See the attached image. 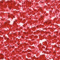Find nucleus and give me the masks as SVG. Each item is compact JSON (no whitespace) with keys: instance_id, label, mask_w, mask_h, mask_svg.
I'll return each instance as SVG.
<instances>
[{"instance_id":"3","label":"nucleus","mask_w":60,"mask_h":60,"mask_svg":"<svg viewBox=\"0 0 60 60\" xmlns=\"http://www.w3.org/2000/svg\"><path fill=\"white\" fill-rule=\"evenodd\" d=\"M13 17H14V18H15V17H14V16Z\"/></svg>"},{"instance_id":"8","label":"nucleus","mask_w":60,"mask_h":60,"mask_svg":"<svg viewBox=\"0 0 60 60\" xmlns=\"http://www.w3.org/2000/svg\"><path fill=\"white\" fill-rule=\"evenodd\" d=\"M59 42V43H60V42Z\"/></svg>"},{"instance_id":"4","label":"nucleus","mask_w":60,"mask_h":60,"mask_svg":"<svg viewBox=\"0 0 60 60\" xmlns=\"http://www.w3.org/2000/svg\"><path fill=\"white\" fill-rule=\"evenodd\" d=\"M45 23H47V22H46Z\"/></svg>"},{"instance_id":"1","label":"nucleus","mask_w":60,"mask_h":60,"mask_svg":"<svg viewBox=\"0 0 60 60\" xmlns=\"http://www.w3.org/2000/svg\"><path fill=\"white\" fill-rule=\"evenodd\" d=\"M8 17L9 19L10 18V15H8Z\"/></svg>"},{"instance_id":"6","label":"nucleus","mask_w":60,"mask_h":60,"mask_svg":"<svg viewBox=\"0 0 60 60\" xmlns=\"http://www.w3.org/2000/svg\"><path fill=\"white\" fill-rule=\"evenodd\" d=\"M6 23V22H5V24Z\"/></svg>"},{"instance_id":"2","label":"nucleus","mask_w":60,"mask_h":60,"mask_svg":"<svg viewBox=\"0 0 60 60\" xmlns=\"http://www.w3.org/2000/svg\"><path fill=\"white\" fill-rule=\"evenodd\" d=\"M4 58V57H2V59H3Z\"/></svg>"},{"instance_id":"5","label":"nucleus","mask_w":60,"mask_h":60,"mask_svg":"<svg viewBox=\"0 0 60 60\" xmlns=\"http://www.w3.org/2000/svg\"><path fill=\"white\" fill-rule=\"evenodd\" d=\"M50 23H51V22H49Z\"/></svg>"},{"instance_id":"7","label":"nucleus","mask_w":60,"mask_h":60,"mask_svg":"<svg viewBox=\"0 0 60 60\" xmlns=\"http://www.w3.org/2000/svg\"><path fill=\"white\" fill-rule=\"evenodd\" d=\"M34 28H35V27H34Z\"/></svg>"},{"instance_id":"9","label":"nucleus","mask_w":60,"mask_h":60,"mask_svg":"<svg viewBox=\"0 0 60 60\" xmlns=\"http://www.w3.org/2000/svg\"><path fill=\"white\" fill-rule=\"evenodd\" d=\"M14 22H15V21Z\"/></svg>"}]
</instances>
